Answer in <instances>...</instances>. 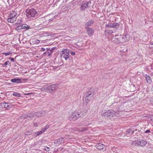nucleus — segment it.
<instances>
[{"label": "nucleus", "mask_w": 153, "mask_h": 153, "mask_svg": "<svg viewBox=\"0 0 153 153\" xmlns=\"http://www.w3.org/2000/svg\"><path fill=\"white\" fill-rule=\"evenodd\" d=\"M101 114L102 116L109 119H115L117 117L118 114L114 111L109 110L102 111Z\"/></svg>", "instance_id": "obj_1"}, {"label": "nucleus", "mask_w": 153, "mask_h": 153, "mask_svg": "<svg viewBox=\"0 0 153 153\" xmlns=\"http://www.w3.org/2000/svg\"><path fill=\"white\" fill-rule=\"evenodd\" d=\"M26 12L27 13L26 16L27 17L30 19H33L37 17L38 13L36 10L33 9H27L26 10Z\"/></svg>", "instance_id": "obj_2"}, {"label": "nucleus", "mask_w": 153, "mask_h": 153, "mask_svg": "<svg viewBox=\"0 0 153 153\" xmlns=\"http://www.w3.org/2000/svg\"><path fill=\"white\" fill-rule=\"evenodd\" d=\"M94 94V92L93 91L88 92L86 94L85 100L87 101V102L93 99V96Z\"/></svg>", "instance_id": "obj_3"}, {"label": "nucleus", "mask_w": 153, "mask_h": 153, "mask_svg": "<svg viewBox=\"0 0 153 153\" xmlns=\"http://www.w3.org/2000/svg\"><path fill=\"white\" fill-rule=\"evenodd\" d=\"M62 53L61 55V57L64 58L66 60H67L69 57V50L67 49H65L62 51Z\"/></svg>", "instance_id": "obj_4"}, {"label": "nucleus", "mask_w": 153, "mask_h": 153, "mask_svg": "<svg viewBox=\"0 0 153 153\" xmlns=\"http://www.w3.org/2000/svg\"><path fill=\"white\" fill-rule=\"evenodd\" d=\"M57 85L53 84L47 86L46 88L48 90V92H51V91H54L56 90L57 88Z\"/></svg>", "instance_id": "obj_5"}, {"label": "nucleus", "mask_w": 153, "mask_h": 153, "mask_svg": "<svg viewBox=\"0 0 153 153\" xmlns=\"http://www.w3.org/2000/svg\"><path fill=\"white\" fill-rule=\"evenodd\" d=\"M147 141L146 140H137L136 142V143L138 145H139L141 146H145L147 144Z\"/></svg>", "instance_id": "obj_6"}, {"label": "nucleus", "mask_w": 153, "mask_h": 153, "mask_svg": "<svg viewBox=\"0 0 153 153\" xmlns=\"http://www.w3.org/2000/svg\"><path fill=\"white\" fill-rule=\"evenodd\" d=\"M85 28L88 35L90 36H92L94 33V30L93 29L90 27Z\"/></svg>", "instance_id": "obj_7"}, {"label": "nucleus", "mask_w": 153, "mask_h": 153, "mask_svg": "<svg viewBox=\"0 0 153 153\" xmlns=\"http://www.w3.org/2000/svg\"><path fill=\"white\" fill-rule=\"evenodd\" d=\"M117 36L115 35L114 37H113V38H112V42L114 43L118 44L121 42V38H123V37H120L119 38H117L116 37Z\"/></svg>", "instance_id": "obj_8"}, {"label": "nucleus", "mask_w": 153, "mask_h": 153, "mask_svg": "<svg viewBox=\"0 0 153 153\" xmlns=\"http://www.w3.org/2000/svg\"><path fill=\"white\" fill-rule=\"evenodd\" d=\"M94 21L91 19L88 21L85 24V27H89L88 26H91L94 23Z\"/></svg>", "instance_id": "obj_9"}, {"label": "nucleus", "mask_w": 153, "mask_h": 153, "mask_svg": "<svg viewBox=\"0 0 153 153\" xmlns=\"http://www.w3.org/2000/svg\"><path fill=\"white\" fill-rule=\"evenodd\" d=\"M104 146L105 145L104 144L100 143L97 144L96 146V148L99 150L103 149Z\"/></svg>", "instance_id": "obj_10"}, {"label": "nucleus", "mask_w": 153, "mask_h": 153, "mask_svg": "<svg viewBox=\"0 0 153 153\" xmlns=\"http://www.w3.org/2000/svg\"><path fill=\"white\" fill-rule=\"evenodd\" d=\"M79 115L77 114V113L76 112H73L71 116V117L75 120L78 118V116Z\"/></svg>", "instance_id": "obj_11"}, {"label": "nucleus", "mask_w": 153, "mask_h": 153, "mask_svg": "<svg viewBox=\"0 0 153 153\" xmlns=\"http://www.w3.org/2000/svg\"><path fill=\"white\" fill-rule=\"evenodd\" d=\"M17 17H9L7 19V21L8 22L10 23H13L15 21Z\"/></svg>", "instance_id": "obj_12"}, {"label": "nucleus", "mask_w": 153, "mask_h": 153, "mask_svg": "<svg viewBox=\"0 0 153 153\" xmlns=\"http://www.w3.org/2000/svg\"><path fill=\"white\" fill-rule=\"evenodd\" d=\"M56 141V143L58 144L63 143H64V139L62 137H60L57 139Z\"/></svg>", "instance_id": "obj_13"}, {"label": "nucleus", "mask_w": 153, "mask_h": 153, "mask_svg": "<svg viewBox=\"0 0 153 153\" xmlns=\"http://www.w3.org/2000/svg\"><path fill=\"white\" fill-rule=\"evenodd\" d=\"M51 51V50H50V48H47L46 51L43 53L44 55H47L49 56L52 53V52Z\"/></svg>", "instance_id": "obj_14"}, {"label": "nucleus", "mask_w": 153, "mask_h": 153, "mask_svg": "<svg viewBox=\"0 0 153 153\" xmlns=\"http://www.w3.org/2000/svg\"><path fill=\"white\" fill-rule=\"evenodd\" d=\"M89 2H88L87 3L84 4L80 7V9L82 10H84L87 7H88V4Z\"/></svg>", "instance_id": "obj_15"}, {"label": "nucleus", "mask_w": 153, "mask_h": 153, "mask_svg": "<svg viewBox=\"0 0 153 153\" xmlns=\"http://www.w3.org/2000/svg\"><path fill=\"white\" fill-rule=\"evenodd\" d=\"M2 106L3 108H10V104L8 103L4 102L2 103Z\"/></svg>", "instance_id": "obj_16"}, {"label": "nucleus", "mask_w": 153, "mask_h": 153, "mask_svg": "<svg viewBox=\"0 0 153 153\" xmlns=\"http://www.w3.org/2000/svg\"><path fill=\"white\" fill-rule=\"evenodd\" d=\"M34 115V114L33 113H30L28 114L27 115H24L23 116H22V117L23 118H26L27 117H30V118H32V117H33Z\"/></svg>", "instance_id": "obj_17"}, {"label": "nucleus", "mask_w": 153, "mask_h": 153, "mask_svg": "<svg viewBox=\"0 0 153 153\" xmlns=\"http://www.w3.org/2000/svg\"><path fill=\"white\" fill-rule=\"evenodd\" d=\"M146 79L147 82L149 84H151L152 83V80L151 79L149 75H146Z\"/></svg>", "instance_id": "obj_18"}, {"label": "nucleus", "mask_w": 153, "mask_h": 153, "mask_svg": "<svg viewBox=\"0 0 153 153\" xmlns=\"http://www.w3.org/2000/svg\"><path fill=\"white\" fill-rule=\"evenodd\" d=\"M11 81L13 82L19 83L21 82V80L19 79H11Z\"/></svg>", "instance_id": "obj_19"}, {"label": "nucleus", "mask_w": 153, "mask_h": 153, "mask_svg": "<svg viewBox=\"0 0 153 153\" xmlns=\"http://www.w3.org/2000/svg\"><path fill=\"white\" fill-rule=\"evenodd\" d=\"M17 13L15 11H13L12 12H10V17H16Z\"/></svg>", "instance_id": "obj_20"}, {"label": "nucleus", "mask_w": 153, "mask_h": 153, "mask_svg": "<svg viewBox=\"0 0 153 153\" xmlns=\"http://www.w3.org/2000/svg\"><path fill=\"white\" fill-rule=\"evenodd\" d=\"M77 113V114L79 115L78 116V118L79 117L81 118L83 117L85 114V113L84 112H79Z\"/></svg>", "instance_id": "obj_21"}, {"label": "nucleus", "mask_w": 153, "mask_h": 153, "mask_svg": "<svg viewBox=\"0 0 153 153\" xmlns=\"http://www.w3.org/2000/svg\"><path fill=\"white\" fill-rule=\"evenodd\" d=\"M22 29H25L26 30H28L29 28V27L26 24H23L21 25Z\"/></svg>", "instance_id": "obj_22"}, {"label": "nucleus", "mask_w": 153, "mask_h": 153, "mask_svg": "<svg viewBox=\"0 0 153 153\" xmlns=\"http://www.w3.org/2000/svg\"><path fill=\"white\" fill-rule=\"evenodd\" d=\"M112 27L117 28L119 27V24L118 23H115L112 24Z\"/></svg>", "instance_id": "obj_23"}, {"label": "nucleus", "mask_w": 153, "mask_h": 153, "mask_svg": "<svg viewBox=\"0 0 153 153\" xmlns=\"http://www.w3.org/2000/svg\"><path fill=\"white\" fill-rule=\"evenodd\" d=\"M13 96L17 97H20V94L16 92H14L13 94Z\"/></svg>", "instance_id": "obj_24"}, {"label": "nucleus", "mask_w": 153, "mask_h": 153, "mask_svg": "<svg viewBox=\"0 0 153 153\" xmlns=\"http://www.w3.org/2000/svg\"><path fill=\"white\" fill-rule=\"evenodd\" d=\"M32 131L30 130V131H26L25 132V135H29L32 134Z\"/></svg>", "instance_id": "obj_25"}, {"label": "nucleus", "mask_w": 153, "mask_h": 153, "mask_svg": "<svg viewBox=\"0 0 153 153\" xmlns=\"http://www.w3.org/2000/svg\"><path fill=\"white\" fill-rule=\"evenodd\" d=\"M41 113V115L42 116H45L47 114V112L45 111H40Z\"/></svg>", "instance_id": "obj_26"}, {"label": "nucleus", "mask_w": 153, "mask_h": 153, "mask_svg": "<svg viewBox=\"0 0 153 153\" xmlns=\"http://www.w3.org/2000/svg\"><path fill=\"white\" fill-rule=\"evenodd\" d=\"M36 115L38 117H42L41 113L40 112H38L35 113Z\"/></svg>", "instance_id": "obj_27"}, {"label": "nucleus", "mask_w": 153, "mask_h": 153, "mask_svg": "<svg viewBox=\"0 0 153 153\" xmlns=\"http://www.w3.org/2000/svg\"><path fill=\"white\" fill-rule=\"evenodd\" d=\"M21 29H22V28L21 25L18 26L15 28V30L17 31L21 30Z\"/></svg>", "instance_id": "obj_28"}, {"label": "nucleus", "mask_w": 153, "mask_h": 153, "mask_svg": "<svg viewBox=\"0 0 153 153\" xmlns=\"http://www.w3.org/2000/svg\"><path fill=\"white\" fill-rule=\"evenodd\" d=\"M42 133L43 132H42V131H38V132H36L35 133V134H36V136H37L39 135H40V134H42Z\"/></svg>", "instance_id": "obj_29"}, {"label": "nucleus", "mask_w": 153, "mask_h": 153, "mask_svg": "<svg viewBox=\"0 0 153 153\" xmlns=\"http://www.w3.org/2000/svg\"><path fill=\"white\" fill-rule=\"evenodd\" d=\"M45 18V20L48 19V22H50L52 21L54 19H53V18H52L51 19H49L48 18V17H47V16Z\"/></svg>", "instance_id": "obj_30"}, {"label": "nucleus", "mask_w": 153, "mask_h": 153, "mask_svg": "<svg viewBox=\"0 0 153 153\" xmlns=\"http://www.w3.org/2000/svg\"><path fill=\"white\" fill-rule=\"evenodd\" d=\"M112 24H106L105 25L106 27H112Z\"/></svg>", "instance_id": "obj_31"}, {"label": "nucleus", "mask_w": 153, "mask_h": 153, "mask_svg": "<svg viewBox=\"0 0 153 153\" xmlns=\"http://www.w3.org/2000/svg\"><path fill=\"white\" fill-rule=\"evenodd\" d=\"M47 88V87L45 86L44 87L42 88H41L42 90L44 91H48V90H47V89H46Z\"/></svg>", "instance_id": "obj_32"}, {"label": "nucleus", "mask_w": 153, "mask_h": 153, "mask_svg": "<svg viewBox=\"0 0 153 153\" xmlns=\"http://www.w3.org/2000/svg\"><path fill=\"white\" fill-rule=\"evenodd\" d=\"M3 54H4V55H5L6 56H7L11 54V52H9L8 53H3Z\"/></svg>", "instance_id": "obj_33"}, {"label": "nucleus", "mask_w": 153, "mask_h": 153, "mask_svg": "<svg viewBox=\"0 0 153 153\" xmlns=\"http://www.w3.org/2000/svg\"><path fill=\"white\" fill-rule=\"evenodd\" d=\"M47 48H42L40 50V51H46Z\"/></svg>", "instance_id": "obj_34"}, {"label": "nucleus", "mask_w": 153, "mask_h": 153, "mask_svg": "<svg viewBox=\"0 0 153 153\" xmlns=\"http://www.w3.org/2000/svg\"><path fill=\"white\" fill-rule=\"evenodd\" d=\"M50 149L49 148H48V147H46V148H45L44 149V150L48 152V151H49Z\"/></svg>", "instance_id": "obj_35"}, {"label": "nucleus", "mask_w": 153, "mask_h": 153, "mask_svg": "<svg viewBox=\"0 0 153 153\" xmlns=\"http://www.w3.org/2000/svg\"><path fill=\"white\" fill-rule=\"evenodd\" d=\"M9 62V61H7L6 62H5V63L4 65H3V66L4 67L6 65H7L8 64V63Z\"/></svg>", "instance_id": "obj_36"}, {"label": "nucleus", "mask_w": 153, "mask_h": 153, "mask_svg": "<svg viewBox=\"0 0 153 153\" xmlns=\"http://www.w3.org/2000/svg\"><path fill=\"white\" fill-rule=\"evenodd\" d=\"M88 130V129L86 128H83L82 130L80 131L81 132L83 131H87Z\"/></svg>", "instance_id": "obj_37"}, {"label": "nucleus", "mask_w": 153, "mask_h": 153, "mask_svg": "<svg viewBox=\"0 0 153 153\" xmlns=\"http://www.w3.org/2000/svg\"><path fill=\"white\" fill-rule=\"evenodd\" d=\"M131 129H128L126 131V132L128 133H130L131 132Z\"/></svg>", "instance_id": "obj_38"}, {"label": "nucleus", "mask_w": 153, "mask_h": 153, "mask_svg": "<svg viewBox=\"0 0 153 153\" xmlns=\"http://www.w3.org/2000/svg\"><path fill=\"white\" fill-rule=\"evenodd\" d=\"M151 132L149 130H147L145 131V133H149Z\"/></svg>", "instance_id": "obj_39"}, {"label": "nucleus", "mask_w": 153, "mask_h": 153, "mask_svg": "<svg viewBox=\"0 0 153 153\" xmlns=\"http://www.w3.org/2000/svg\"><path fill=\"white\" fill-rule=\"evenodd\" d=\"M70 53L71 55H74L75 54V53L74 52L71 51Z\"/></svg>", "instance_id": "obj_40"}, {"label": "nucleus", "mask_w": 153, "mask_h": 153, "mask_svg": "<svg viewBox=\"0 0 153 153\" xmlns=\"http://www.w3.org/2000/svg\"><path fill=\"white\" fill-rule=\"evenodd\" d=\"M150 117L151 119V120L153 122V115L151 116Z\"/></svg>", "instance_id": "obj_41"}, {"label": "nucleus", "mask_w": 153, "mask_h": 153, "mask_svg": "<svg viewBox=\"0 0 153 153\" xmlns=\"http://www.w3.org/2000/svg\"><path fill=\"white\" fill-rule=\"evenodd\" d=\"M9 59H10L11 61H13V62H14V59L13 58L10 57Z\"/></svg>", "instance_id": "obj_42"}, {"label": "nucleus", "mask_w": 153, "mask_h": 153, "mask_svg": "<svg viewBox=\"0 0 153 153\" xmlns=\"http://www.w3.org/2000/svg\"><path fill=\"white\" fill-rule=\"evenodd\" d=\"M46 128H43L42 130L41 131H42V132L43 133L44 132H45L46 130Z\"/></svg>", "instance_id": "obj_43"}, {"label": "nucleus", "mask_w": 153, "mask_h": 153, "mask_svg": "<svg viewBox=\"0 0 153 153\" xmlns=\"http://www.w3.org/2000/svg\"><path fill=\"white\" fill-rule=\"evenodd\" d=\"M49 127V126L48 125H47L45 126V128H46V130L48 129Z\"/></svg>", "instance_id": "obj_44"}, {"label": "nucleus", "mask_w": 153, "mask_h": 153, "mask_svg": "<svg viewBox=\"0 0 153 153\" xmlns=\"http://www.w3.org/2000/svg\"><path fill=\"white\" fill-rule=\"evenodd\" d=\"M50 50H51V51L52 52V53L53 52V51L54 50V48H51V49H50Z\"/></svg>", "instance_id": "obj_45"}, {"label": "nucleus", "mask_w": 153, "mask_h": 153, "mask_svg": "<svg viewBox=\"0 0 153 153\" xmlns=\"http://www.w3.org/2000/svg\"><path fill=\"white\" fill-rule=\"evenodd\" d=\"M151 101H152V102H153V97H152L151 98Z\"/></svg>", "instance_id": "obj_46"}, {"label": "nucleus", "mask_w": 153, "mask_h": 153, "mask_svg": "<svg viewBox=\"0 0 153 153\" xmlns=\"http://www.w3.org/2000/svg\"><path fill=\"white\" fill-rule=\"evenodd\" d=\"M37 124L36 123H34L33 125L34 126H37Z\"/></svg>", "instance_id": "obj_47"}, {"label": "nucleus", "mask_w": 153, "mask_h": 153, "mask_svg": "<svg viewBox=\"0 0 153 153\" xmlns=\"http://www.w3.org/2000/svg\"><path fill=\"white\" fill-rule=\"evenodd\" d=\"M32 94V93H28V94H25V95H29V94Z\"/></svg>", "instance_id": "obj_48"}, {"label": "nucleus", "mask_w": 153, "mask_h": 153, "mask_svg": "<svg viewBox=\"0 0 153 153\" xmlns=\"http://www.w3.org/2000/svg\"><path fill=\"white\" fill-rule=\"evenodd\" d=\"M131 132H132V133H133V132L132 131H131Z\"/></svg>", "instance_id": "obj_49"}]
</instances>
